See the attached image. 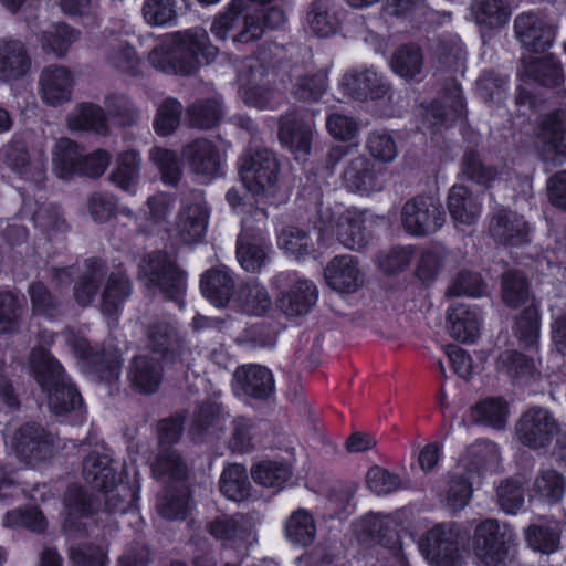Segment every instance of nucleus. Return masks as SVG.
Returning a JSON list of instances; mask_svg holds the SVG:
<instances>
[{
  "instance_id": "43",
  "label": "nucleus",
  "mask_w": 566,
  "mask_h": 566,
  "mask_svg": "<svg viewBox=\"0 0 566 566\" xmlns=\"http://www.w3.org/2000/svg\"><path fill=\"white\" fill-rule=\"evenodd\" d=\"M232 303L248 315H263L272 305L271 296L264 285L256 280L242 283L233 296Z\"/></svg>"
},
{
  "instance_id": "24",
  "label": "nucleus",
  "mask_w": 566,
  "mask_h": 566,
  "mask_svg": "<svg viewBox=\"0 0 566 566\" xmlns=\"http://www.w3.org/2000/svg\"><path fill=\"white\" fill-rule=\"evenodd\" d=\"M31 69V57L25 44L11 36L0 38V81L22 78Z\"/></svg>"
},
{
  "instance_id": "45",
  "label": "nucleus",
  "mask_w": 566,
  "mask_h": 566,
  "mask_svg": "<svg viewBox=\"0 0 566 566\" xmlns=\"http://www.w3.org/2000/svg\"><path fill=\"white\" fill-rule=\"evenodd\" d=\"M107 271L108 268L104 261L86 260L85 271L74 285V298L81 306H87L94 301Z\"/></svg>"
},
{
  "instance_id": "9",
  "label": "nucleus",
  "mask_w": 566,
  "mask_h": 566,
  "mask_svg": "<svg viewBox=\"0 0 566 566\" xmlns=\"http://www.w3.org/2000/svg\"><path fill=\"white\" fill-rule=\"evenodd\" d=\"M146 347L169 364L182 363L190 353L176 324L159 315L142 319Z\"/></svg>"
},
{
  "instance_id": "23",
  "label": "nucleus",
  "mask_w": 566,
  "mask_h": 566,
  "mask_svg": "<svg viewBox=\"0 0 566 566\" xmlns=\"http://www.w3.org/2000/svg\"><path fill=\"white\" fill-rule=\"evenodd\" d=\"M312 125L297 118L295 112H287L279 120V139L296 159L305 158L311 151Z\"/></svg>"
},
{
  "instance_id": "61",
  "label": "nucleus",
  "mask_w": 566,
  "mask_h": 566,
  "mask_svg": "<svg viewBox=\"0 0 566 566\" xmlns=\"http://www.w3.org/2000/svg\"><path fill=\"white\" fill-rule=\"evenodd\" d=\"M148 158L159 171L164 184L176 186L180 181L182 169L175 150L154 146L149 150Z\"/></svg>"
},
{
  "instance_id": "48",
  "label": "nucleus",
  "mask_w": 566,
  "mask_h": 566,
  "mask_svg": "<svg viewBox=\"0 0 566 566\" xmlns=\"http://www.w3.org/2000/svg\"><path fill=\"white\" fill-rule=\"evenodd\" d=\"M190 0H145L142 12L151 27H170L185 12Z\"/></svg>"
},
{
  "instance_id": "50",
  "label": "nucleus",
  "mask_w": 566,
  "mask_h": 566,
  "mask_svg": "<svg viewBox=\"0 0 566 566\" xmlns=\"http://www.w3.org/2000/svg\"><path fill=\"white\" fill-rule=\"evenodd\" d=\"M64 505L66 510L64 528L70 533L80 532L82 524L78 520L91 516L95 510L92 497L83 489L76 486L69 488Z\"/></svg>"
},
{
  "instance_id": "37",
  "label": "nucleus",
  "mask_w": 566,
  "mask_h": 566,
  "mask_svg": "<svg viewBox=\"0 0 566 566\" xmlns=\"http://www.w3.org/2000/svg\"><path fill=\"white\" fill-rule=\"evenodd\" d=\"M464 99L461 87L452 83L446 91L443 102L432 103L426 111L423 120L428 126H449L464 113Z\"/></svg>"
},
{
  "instance_id": "42",
  "label": "nucleus",
  "mask_w": 566,
  "mask_h": 566,
  "mask_svg": "<svg viewBox=\"0 0 566 566\" xmlns=\"http://www.w3.org/2000/svg\"><path fill=\"white\" fill-rule=\"evenodd\" d=\"M81 31L64 23L50 24L39 34V43L45 54H52L57 59L67 55L70 49L80 40Z\"/></svg>"
},
{
  "instance_id": "16",
  "label": "nucleus",
  "mask_w": 566,
  "mask_h": 566,
  "mask_svg": "<svg viewBox=\"0 0 566 566\" xmlns=\"http://www.w3.org/2000/svg\"><path fill=\"white\" fill-rule=\"evenodd\" d=\"M74 86L72 71L60 64L45 66L39 77L40 97L49 106H60L71 101Z\"/></svg>"
},
{
  "instance_id": "4",
  "label": "nucleus",
  "mask_w": 566,
  "mask_h": 566,
  "mask_svg": "<svg viewBox=\"0 0 566 566\" xmlns=\"http://www.w3.org/2000/svg\"><path fill=\"white\" fill-rule=\"evenodd\" d=\"M516 536L513 530L495 518H485L474 528L471 549L482 566H507Z\"/></svg>"
},
{
  "instance_id": "30",
  "label": "nucleus",
  "mask_w": 566,
  "mask_h": 566,
  "mask_svg": "<svg viewBox=\"0 0 566 566\" xmlns=\"http://www.w3.org/2000/svg\"><path fill=\"white\" fill-rule=\"evenodd\" d=\"M82 474L92 488L108 491L117 483L118 464L107 453L94 450L84 458Z\"/></svg>"
},
{
  "instance_id": "59",
  "label": "nucleus",
  "mask_w": 566,
  "mask_h": 566,
  "mask_svg": "<svg viewBox=\"0 0 566 566\" xmlns=\"http://www.w3.org/2000/svg\"><path fill=\"white\" fill-rule=\"evenodd\" d=\"M53 164L56 175L62 179L78 174L82 165V151L78 145L67 138L60 139L54 149Z\"/></svg>"
},
{
  "instance_id": "27",
  "label": "nucleus",
  "mask_w": 566,
  "mask_h": 566,
  "mask_svg": "<svg viewBox=\"0 0 566 566\" xmlns=\"http://www.w3.org/2000/svg\"><path fill=\"white\" fill-rule=\"evenodd\" d=\"M500 462L499 447L489 440H478L467 449L459 468L475 479L489 472H496Z\"/></svg>"
},
{
  "instance_id": "10",
  "label": "nucleus",
  "mask_w": 566,
  "mask_h": 566,
  "mask_svg": "<svg viewBox=\"0 0 566 566\" xmlns=\"http://www.w3.org/2000/svg\"><path fill=\"white\" fill-rule=\"evenodd\" d=\"M400 221L408 234L423 238L442 228L446 214L438 198L419 195L403 203Z\"/></svg>"
},
{
  "instance_id": "31",
  "label": "nucleus",
  "mask_w": 566,
  "mask_h": 566,
  "mask_svg": "<svg viewBox=\"0 0 566 566\" xmlns=\"http://www.w3.org/2000/svg\"><path fill=\"white\" fill-rule=\"evenodd\" d=\"M447 207L454 222L470 226L481 216L482 200L467 186L454 185L449 190Z\"/></svg>"
},
{
  "instance_id": "56",
  "label": "nucleus",
  "mask_w": 566,
  "mask_h": 566,
  "mask_svg": "<svg viewBox=\"0 0 566 566\" xmlns=\"http://www.w3.org/2000/svg\"><path fill=\"white\" fill-rule=\"evenodd\" d=\"M251 476L261 486L281 490L292 476V469L283 461L264 460L251 468Z\"/></svg>"
},
{
  "instance_id": "22",
  "label": "nucleus",
  "mask_w": 566,
  "mask_h": 566,
  "mask_svg": "<svg viewBox=\"0 0 566 566\" xmlns=\"http://www.w3.org/2000/svg\"><path fill=\"white\" fill-rule=\"evenodd\" d=\"M234 390L247 397L265 400L274 392V378L268 368L261 365H245L234 371Z\"/></svg>"
},
{
  "instance_id": "41",
  "label": "nucleus",
  "mask_w": 566,
  "mask_h": 566,
  "mask_svg": "<svg viewBox=\"0 0 566 566\" xmlns=\"http://www.w3.org/2000/svg\"><path fill=\"white\" fill-rule=\"evenodd\" d=\"M392 72L406 81H421L424 72V54L415 44H403L394 51L389 61Z\"/></svg>"
},
{
  "instance_id": "7",
  "label": "nucleus",
  "mask_w": 566,
  "mask_h": 566,
  "mask_svg": "<svg viewBox=\"0 0 566 566\" xmlns=\"http://www.w3.org/2000/svg\"><path fill=\"white\" fill-rule=\"evenodd\" d=\"M465 543L462 527L451 521L434 524L419 541V549L436 566H457Z\"/></svg>"
},
{
  "instance_id": "19",
  "label": "nucleus",
  "mask_w": 566,
  "mask_h": 566,
  "mask_svg": "<svg viewBox=\"0 0 566 566\" xmlns=\"http://www.w3.org/2000/svg\"><path fill=\"white\" fill-rule=\"evenodd\" d=\"M541 139L545 161L555 166L566 161V103L564 107L547 115L543 122Z\"/></svg>"
},
{
  "instance_id": "47",
  "label": "nucleus",
  "mask_w": 566,
  "mask_h": 566,
  "mask_svg": "<svg viewBox=\"0 0 566 566\" xmlns=\"http://www.w3.org/2000/svg\"><path fill=\"white\" fill-rule=\"evenodd\" d=\"M102 53L107 64L117 71L136 75L140 64L133 46L118 38H109L102 46Z\"/></svg>"
},
{
  "instance_id": "26",
  "label": "nucleus",
  "mask_w": 566,
  "mask_h": 566,
  "mask_svg": "<svg viewBox=\"0 0 566 566\" xmlns=\"http://www.w3.org/2000/svg\"><path fill=\"white\" fill-rule=\"evenodd\" d=\"M247 66L250 69V74L245 77L241 75L244 103L261 111L277 108L282 96L269 87L259 85V82L265 75V69L258 61H252Z\"/></svg>"
},
{
  "instance_id": "17",
  "label": "nucleus",
  "mask_w": 566,
  "mask_h": 566,
  "mask_svg": "<svg viewBox=\"0 0 566 566\" xmlns=\"http://www.w3.org/2000/svg\"><path fill=\"white\" fill-rule=\"evenodd\" d=\"M342 84L350 96L359 101L380 99L390 92L387 78L374 67L348 71Z\"/></svg>"
},
{
  "instance_id": "14",
  "label": "nucleus",
  "mask_w": 566,
  "mask_h": 566,
  "mask_svg": "<svg viewBox=\"0 0 566 566\" xmlns=\"http://www.w3.org/2000/svg\"><path fill=\"white\" fill-rule=\"evenodd\" d=\"M557 25L549 19L534 12H523L514 19V33L523 48L542 53L555 40Z\"/></svg>"
},
{
  "instance_id": "52",
  "label": "nucleus",
  "mask_w": 566,
  "mask_h": 566,
  "mask_svg": "<svg viewBox=\"0 0 566 566\" xmlns=\"http://www.w3.org/2000/svg\"><path fill=\"white\" fill-rule=\"evenodd\" d=\"M566 491V480L553 468L541 469L530 489V496L549 503L562 500Z\"/></svg>"
},
{
  "instance_id": "28",
  "label": "nucleus",
  "mask_w": 566,
  "mask_h": 566,
  "mask_svg": "<svg viewBox=\"0 0 566 566\" xmlns=\"http://www.w3.org/2000/svg\"><path fill=\"white\" fill-rule=\"evenodd\" d=\"M517 74L525 82H535L543 86H557L564 82L563 66L553 55L522 57Z\"/></svg>"
},
{
  "instance_id": "51",
  "label": "nucleus",
  "mask_w": 566,
  "mask_h": 566,
  "mask_svg": "<svg viewBox=\"0 0 566 566\" xmlns=\"http://www.w3.org/2000/svg\"><path fill=\"white\" fill-rule=\"evenodd\" d=\"M219 490L227 499L235 502L248 499L251 495V483L244 465H226L219 479Z\"/></svg>"
},
{
  "instance_id": "33",
  "label": "nucleus",
  "mask_w": 566,
  "mask_h": 566,
  "mask_svg": "<svg viewBox=\"0 0 566 566\" xmlns=\"http://www.w3.org/2000/svg\"><path fill=\"white\" fill-rule=\"evenodd\" d=\"M318 290L307 279H297L289 291L283 292L279 298V307L291 317L306 315L316 304Z\"/></svg>"
},
{
  "instance_id": "44",
  "label": "nucleus",
  "mask_w": 566,
  "mask_h": 566,
  "mask_svg": "<svg viewBox=\"0 0 566 566\" xmlns=\"http://www.w3.org/2000/svg\"><path fill=\"white\" fill-rule=\"evenodd\" d=\"M470 11L474 22L489 30L505 27L512 15V9L505 0H472Z\"/></svg>"
},
{
  "instance_id": "64",
  "label": "nucleus",
  "mask_w": 566,
  "mask_h": 566,
  "mask_svg": "<svg viewBox=\"0 0 566 566\" xmlns=\"http://www.w3.org/2000/svg\"><path fill=\"white\" fill-rule=\"evenodd\" d=\"M507 407L500 399H486L471 408V419L475 423L502 429L506 423Z\"/></svg>"
},
{
  "instance_id": "25",
  "label": "nucleus",
  "mask_w": 566,
  "mask_h": 566,
  "mask_svg": "<svg viewBox=\"0 0 566 566\" xmlns=\"http://www.w3.org/2000/svg\"><path fill=\"white\" fill-rule=\"evenodd\" d=\"M328 286L344 293L357 291L364 283V274L352 255L333 258L324 270Z\"/></svg>"
},
{
  "instance_id": "38",
  "label": "nucleus",
  "mask_w": 566,
  "mask_h": 566,
  "mask_svg": "<svg viewBox=\"0 0 566 566\" xmlns=\"http://www.w3.org/2000/svg\"><path fill=\"white\" fill-rule=\"evenodd\" d=\"M481 315L476 307L467 304H455L448 311V329L452 338L472 343L480 333Z\"/></svg>"
},
{
  "instance_id": "3",
  "label": "nucleus",
  "mask_w": 566,
  "mask_h": 566,
  "mask_svg": "<svg viewBox=\"0 0 566 566\" xmlns=\"http://www.w3.org/2000/svg\"><path fill=\"white\" fill-rule=\"evenodd\" d=\"M34 377L48 392V405L55 415H64L82 405V397L64 374L62 365L45 349L32 353Z\"/></svg>"
},
{
  "instance_id": "13",
  "label": "nucleus",
  "mask_w": 566,
  "mask_h": 566,
  "mask_svg": "<svg viewBox=\"0 0 566 566\" xmlns=\"http://www.w3.org/2000/svg\"><path fill=\"white\" fill-rule=\"evenodd\" d=\"M63 336L74 355L85 361L102 380L111 382L118 379L122 358L117 352H99L94 349L87 339L72 331H65Z\"/></svg>"
},
{
  "instance_id": "21",
  "label": "nucleus",
  "mask_w": 566,
  "mask_h": 566,
  "mask_svg": "<svg viewBox=\"0 0 566 566\" xmlns=\"http://www.w3.org/2000/svg\"><path fill=\"white\" fill-rule=\"evenodd\" d=\"M491 237L504 245H522L528 242V224L524 218L514 211L499 209L489 223Z\"/></svg>"
},
{
  "instance_id": "5",
  "label": "nucleus",
  "mask_w": 566,
  "mask_h": 566,
  "mask_svg": "<svg viewBox=\"0 0 566 566\" xmlns=\"http://www.w3.org/2000/svg\"><path fill=\"white\" fill-rule=\"evenodd\" d=\"M317 213V227L322 235L334 234L339 243L350 250H361L367 245L366 219L361 211L321 203Z\"/></svg>"
},
{
  "instance_id": "62",
  "label": "nucleus",
  "mask_w": 566,
  "mask_h": 566,
  "mask_svg": "<svg viewBox=\"0 0 566 566\" xmlns=\"http://www.w3.org/2000/svg\"><path fill=\"white\" fill-rule=\"evenodd\" d=\"M140 169V155L130 149L123 151L117 158V168L112 172L111 180L125 191H133Z\"/></svg>"
},
{
  "instance_id": "34",
  "label": "nucleus",
  "mask_w": 566,
  "mask_h": 566,
  "mask_svg": "<svg viewBox=\"0 0 566 566\" xmlns=\"http://www.w3.org/2000/svg\"><path fill=\"white\" fill-rule=\"evenodd\" d=\"M431 66L438 73L459 71L465 61L461 39L455 34L441 35L431 48Z\"/></svg>"
},
{
  "instance_id": "60",
  "label": "nucleus",
  "mask_w": 566,
  "mask_h": 566,
  "mask_svg": "<svg viewBox=\"0 0 566 566\" xmlns=\"http://www.w3.org/2000/svg\"><path fill=\"white\" fill-rule=\"evenodd\" d=\"M221 116L222 105L217 97L197 101L187 109L189 125L198 129H209L217 126Z\"/></svg>"
},
{
  "instance_id": "12",
  "label": "nucleus",
  "mask_w": 566,
  "mask_h": 566,
  "mask_svg": "<svg viewBox=\"0 0 566 566\" xmlns=\"http://www.w3.org/2000/svg\"><path fill=\"white\" fill-rule=\"evenodd\" d=\"M518 441L533 450L546 448L559 432V423L546 408L533 407L516 423Z\"/></svg>"
},
{
  "instance_id": "8",
  "label": "nucleus",
  "mask_w": 566,
  "mask_h": 566,
  "mask_svg": "<svg viewBox=\"0 0 566 566\" xmlns=\"http://www.w3.org/2000/svg\"><path fill=\"white\" fill-rule=\"evenodd\" d=\"M239 171L244 187L253 195H266L274 190L280 171L275 154L266 147L248 149L239 160Z\"/></svg>"
},
{
  "instance_id": "6",
  "label": "nucleus",
  "mask_w": 566,
  "mask_h": 566,
  "mask_svg": "<svg viewBox=\"0 0 566 566\" xmlns=\"http://www.w3.org/2000/svg\"><path fill=\"white\" fill-rule=\"evenodd\" d=\"M138 277L147 287L157 289L168 300L179 302L186 292L185 272L165 252L146 255L139 264Z\"/></svg>"
},
{
  "instance_id": "54",
  "label": "nucleus",
  "mask_w": 566,
  "mask_h": 566,
  "mask_svg": "<svg viewBox=\"0 0 566 566\" xmlns=\"http://www.w3.org/2000/svg\"><path fill=\"white\" fill-rule=\"evenodd\" d=\"M190 510L189 495L184 488H167L157 497L156 511L165 520H186Z\"/></svg>"
},
{
  "instance_id": "29",
  "label": "nucleus",
  "mask_w": 566,
  "mask_h": 566,
  "mask_svg": "<svg viewBox=\"0 0 566 566\" xmlns=\"http://www.w3.org/2000/svg\"><path fill=\"white\" fill-rule=\"evenodd\" d=\"M207 532L224 546L241 547L253 538L250 523L242 516H218L206 526Z\"/></svg>"
},
{
  "instance_id": "39",
  "label": "nucleus",
  "mask_w": 566,
  "mask_h": 566,
  "mask_svg": "<svg viewBox=\"0 0 566 566\" xmlns=\"http://www.w3.org/2000/svg\"><path fill=\"white\" fill-rule=\"evenodd\" d=\"M200 287L202 294L216 306L223 307L232 302L234 280L227 268L208 270L201 276Z\"/></svg>"
},
{
  "instance_id": "18",
  "label": "nucleus",
  "mask_w": 566,
  "mask_h": 566,
  "mask_svg": "<svg viewBox=\"0 0 566 566\" xmlns=\"http://www.w3.org/2000/svg\"><path fill=\"white\" fill-rule=\"evenodd\" d=\"M385 170L365 157L352 159L343 172L345 187L360 195L380 191L385 186Z\"/></svg>"
},
{
  "instance_id": "11",
  "label": "nucleus",
  "mask_w": 566,
  "mask_h": 566,
  "mask_svg": "<svg viewBox=\"0 0 566 566\" xmlns=\"http://www.w3.org/2000/svg\"><path fill=\"white\" fill-rule=\"evenodd\" d=\"M251 216L242 220L243 230L237 242V259L240 265L247 272H260L269 262V244L266 243L261 227L256 228V233H250L251 220L264 224L268 214L264 209L253 208Z\"/></svg>"
},
{
  "instance_id": "36",
  "label": "nucleus",
  "mask_w": 566,
  "mask_h": 566,
  "mask_svg": "<svg viewBox=\"0 0 566 566\" xmlns=\"http://www.w3.org/2000/svg\"><path fill=\"white\" fill-rule=\"evenodd\" d=\"M266 424L262 421L239 416L230 423L228 446L232 451L245 453L263 441Z\"/></svg>"
},
{
  "instance_id": "2",
  "label": "nucleus",
  "mask_w": 566,
  "mask_h": 566,
  "mask_svg": "<svg viewBox=\"0 0 566 566\" xmlns=\"http://www.w3.org/2000/svg\"><path fill=\"white\" fill-rule=\"evenodd\" d=\"M284 22L285 14L280 8H258L243 12V2L233 0L228 10L214 20L211 32L221 40L235 32L234 41L248 43L260 39L265 29H276Z\"/></svg>"
},
{
  "instance_id": "58",
  "label": "nucleus",
  "mask_w": 566,
  "mask_h": 566,
  "mask_svg": "<svg viewBox=\"0 0 566 566\" xmlns=\"http://www.w3.org/2000/svg\"><path fill=\"white\" fill-rule=\"evenodd\" d=\"M277 245L287 254L302 259L315 251V242L303 229L294 226L283 227L277 234Z\"/></svg>"
},
{
  "instance_id": "32",
  "label": "nucleus",
  "mask_w": 566,
  "mask_h": 566,
  "mask_svg": "<svg viewBox=\"0 0 566 566\" xmlns=\"http://www.w3.org/2000/svg\"><path fill=\"white\" fill-rule=\"evenodd\" d=\"M209 222V210L205 202L182 206L176 221V231L186 244L197 243L205 237Z\"/></svg>"
},
{
  "instance_id": "53",
  "label": "nucleus",
  "mask_w": 566,
  "mask_h": 566,
  "mask_svg": "<svg viewBox=\"0 0 566 566\" xmlns=\"http://www.w3.org/2000/svg\"><path fill=\"white\" fill-rule=\"evenodd\" d=\"M67 126L71 130L94 132L104 135L107 133V118L103 108L94 104H81L76 106L67 117Z\"/></svg>"
},
{
  "instance_id": "20",
  "label": "nucleus",
  "mask_w": 566,
  "mask_h": 566,
  "mask_svg": "<svg viewBox=\"0 0 566 566\" xmlns=\"http://www.w3.org/2000/svg\"><path fill=\"white\" fill-rule=\"evenodd\" d=\"M53 443L51 434L35 423H25L14 433L12 448L17 455L28 462L41 460L50 452Z\"/></svg>"
},
{
  "instance_id": "1",
  "label": "nucleus",
  "mask_w": 566,
  "mask_h": 566,
  "mask_svg": "<svg viewBox=\"0 0 566 566\" xmlns=\"http://www.w3.org/2000/svg\"><path fill=\"white\" fill-rule=\"evenodd\" d=\"M218 49L209 42L202 28H195L176 34L171 45L160 44L149 52L150 64L165 73L188 75L198 64L210 63Z\"/></svg>"
},
{
  "instance_id": "55",
  "label": "nucleus",
  "mask_w": 566,
  "mask_h": 566,
  "mask_svg": "<svg viewBox=\"0 0 566 566\" xmlns=\"http://www.w3.org/2000/svg\"><path fill=\"white\" fill-rule=\"evenodd\" d=\"M306 22L313 33L321 38L334 34L339 28L333 3L327 0H315L312 2L306 15Z\"/></svg>"
},
{
  "instance_id": "63",
  "label": "nucleus",
  "mask_w": 566,
  "mask_h": 566,
  "mask_svg": "<svg viewBox=\"0 0 566 566\" xmlns=\"http://www.w3.org/2000/svg\"><path fill=\"white\" fill-rule=\"evenodd\" d=\"M502 300L513 308L530 300V287L525 275L517 270H509L502 274Z\"/></svg>"
},
{
  "instance_id": "40",
  "label": "nucleus",
  "mask_w": 566,
  "mask_h": 566,
  "mask_svg": "<svg viewBox=\"0 0 566 566\" xmlns=\"http://www.w3.org/2000/svg\"><path fill=\"white\" fill-rule=\"evenodd\" d=\"M128 378L132 386L142 394L156 391L163 379V367L149 355L135 356L129 365Z\"/></svg>"
},
{
  "instance_id": "46",
  "label": "nucleus",
  "mask_w": 566,
  "mask_h": 566,
  "mask_svg": "<svg viewBox=\"0 0 566 566\" xmlns=\"http://www.w3.org/2000/svg\"><path fill=\"white\" fill-rule=\"evenodd\" d=\"M316 522L306 509L293 511L284 522V536L294 546H310L316 537Z\"/></svg>"
},
{
  "instance_id": "15",
  "label": "nucleus",
  "mask_w": 566,
  "mask_h": 566,
  "mask_svg": "<svg viewBox=\"0 0 566 566\" xmlns=\"http://www.w3.org/2000/svg\"><path fill=\"white\" fill-rule=\"evenodd\" d=\"M181 158L189 170L205 180L221 175V155L217 145L207 138H197L185 144Z\"/></svg>"
},
{
  "instance_id": "57",
  "label": "nucleus",
  "mask_w": 566,
  "mask_h": 566,
  "mask_svg": "<svg viewBox=\"0 0 566 566\" xmlns=\"http://www.w3.org/2000/svg\"><path fill=\"white\" fill-rule=\"evenodd\" d=\"M151 472L156 479L184 480L188 467L176 449L167 447L159 450L151 464Z\"/></svg>"
},
{
  "instance_id": "49",
  "label": "nucleus",
  "mask_w": 566,
  "mask_h": 566,
  "mask_svg": "<svg viewBox=\"0 0 566 566\" xmlns=\"http://www.w3.org/2000/svg\"><path fill=\"white\" fill-rule=\"evenodd\" d=\"M133 291L128 276L122 271L112 272L102 293L101 307L104 314L115 316Z\"/></svg>"
},
{
  "instance_id": "35",
  "label": "nucleus",
  "mask_w": 566,
  "mask_h": 566,
  "mask_svg": "<svg viewBox=\"0 0 566 566\" xmlns=\"http://www.w3.org/2000/svg\"><path fill=\"white\" fill-rule=\"evenodd\" d=\"M473 482L474 479L460 468L450 473L438 491L442 505L452 512L463 510L471 500Z\"/></svg>"
}]
</instances>
